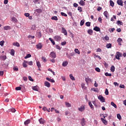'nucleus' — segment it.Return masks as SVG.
I'll return each instance as SVG.
<instances>
[{
    "instance_id": "1",
    "label": "nucleus",
    "mask_w": 126,
    "mask_h": 126,
    "mask_svg": "<svg viewBox=\"0 0 126 126\" xmlns=\"http://www.w3.org/2000/svg\"><path fill=\"white\" fill-rule=\"evenodd\" d=\"M35 36L37 38H38V39H40V38L42 37V33H41V31H40V30H37L36 31V34Z\"/></svg>"
},
{
    "instance_id": "2",
    "label": "nucleus",
    "mask_w": 126,
    "mask_h": 126,
    "mask_svg": "<svg viewBox=\"0 0 126 126\" xmlns=\"http://www.w3.org/2000/svg\"><path fill=\"white\" fill-rule=\"evenodd\" d=\"M98 100H100V102H102V103H104L105 102V98H104L102 95H99L98 96Z\"/></svg>"
},
{
    "instance_id": "3",
    "label": "nucleus",
    "mask_w": 126,
    "mask_h": 126,
    "mask_svg": "<svg viewBox=\"0 0 126 126\" xmlns=\"http://www.w3.org/2000/svg\"><path fill=\"white\" fill-rule=\"evenodd\" d=\"M117 4L121 5V6H124V0H117Z\"/></svg>"
},
{
    "instance_id": "4",
    "label": "nucleus",
    "mask_w": 126,
    "mask_h": 126,
    "mask_svg": "<svg viewBox=\"0 0 126 126\" xmlns=\"http://www.w3.org/2000/svg\"><path fill=\"white\" fill-rule=\"evenodd\" d=\"M121 56H122V53H120L119 52H117L116 53V55L115 56V58H116V59H117V60H120V57H121Z\"/></svg>"
},
{
    "instance_id": "5",
    "label": "nucleus",
    "mask_w": 126,
    "mask_h": 126,
    "mask_svg": "<svg viewBox=\"0 0 126 126\" xmlns=\"http://www.w3.org/2000/svg\"><path fill=\"white\" fill-rule=\"evenodd\" d=\"M50 57H52V59H56L57 58V55H56V53L54 52H51L50 54Z\"/></svg>"
},
{
    "instance_id": "6",
    "label": "nucleus",
    "mask_w": 126,
    "mask_h": 126,
    "mask_svg": "<svg viewBox=\"0 0 126 126\" xmlns=\"http://www.w3.org/2000/svg\"><path fill=\"white\" fill-rule=\"evenodd\" d=\"M85 81H86L87 84L88 85L89 82H92V80H91V79L90 78H89V77H88L87 78H85Z\"/></svg>"
},
{
    "instance_id": "7",
    "label": "nucleus",
    "mask_w": 126,
    "mask_h": 126,
    "mask_svg": "<svg viewBox=\"0 0 126 126\" xmlns=\"http://www.w3.org/2000/svg\"><path fill=\"white\" fill-rule=\"evenodd\" d=\"M81 126H84L86 125V121L84 118H83L81 121Z\"/></svg>"
},
{
    "instance_id": "8",
    "label": "nucleus",
    "mask_w": 126,
    "mask_h": 126,
    "mask_svg": "<svg viewBox=\"0 0 126 126\" xmlns=\"http://www.w3.org/2000/svg\"><path fill=\"white\" fill-rule=\"evenodd\" d=\"M62 33H63L64 35H65V36H66V35H67V32H66V30L64 29V28H62Z\"/></svg>"
},
{
    "instance_id": "9",
    "label": "nucleus",
    "mask_w": 126,
    "mask_h": 126,
    "mask_svg": "<svg viewBox=\"0 0 126 126\" xmlns=\"http://www.w3.org/2000/svg\"><path fill=\"white\" fill-rule=\"evenodd\" d=\"M85 110V107L84 106H81L78 108V110L80 112H83Z\"/></svg>"
},
{
    "instance_id": "10",
    "label": "nucleus",
    "mask_w": 126,
    "mask_h": 126,
    "mask_svg": "<svg viewBox=\"0 0 126 126\" xmlns=\"http://www.w3.org/2000/svg\"><path fill=\"white\" fill-rule=\"evenodd\" d=\"M117 42H118L119 46H122V42H123V39H122L121 38H119L117 39Z\"/></svg>"
},
{
    "instance_id": "11",
    "label": "nucleus",
    "mask_w": 126,
    "mask_h": 126,
    "mask_svg": "<svg viewBox=\"0 0 126 126\" xmlns=\"http://www.w3.org/2000/svg\"><path fill=\"white\" fill-rule=\"evenodd\" d=\"M54 38L56 41H57V42L61 41V37L60 36L56 35Z\"/></svg>"
},
{
    "instance_id": "12",
    "label": "nucleus",
    "mask_w": 126,
    "mask_h": 126,
    "mask_svg": "<svg viewBox=\"0 0 126 126\" xmlns=\"http://www.w3.org/2000/svg\"><path fill=\"white\" fill-rule=\"evenodd\" d=\"M11 21H12V22H14V23L17 22L18 21V20H17V19L16 18H15V17H12L11 18Z\"/></svg>"
},
{
    "instance_id": "13",
    "label": "nucleus",
    "mask_w": 126,
    "mask_h": 126,
    "mask_svg": "<svg viewBox=\"0 0 126 126\" xmlns=\"http://www.w3.org/2000/svg\"><path fill=\"white\" fill-rule=\"evenodd\" d=\"M45 86H46V87H48V88L51 87V84L49 83L47 81H45L44 83Z\"/></svg>"
},
{
    "instance_id": "14",
    "label": "nucleus",
    "mask_w": 126,
    "mask_h": 126,
    "mask_svg": "<svg viewBox=\"0 0 126 126\" xmlns=\"http://www.w3.org/2000/svg\"><path fill=\"white\" fill-rule=\"evenodd\" d=\"M0 60L1 61H5L6 60V56H0Z\"/></svg>"
},
{
    "instance_id": "15",
    "label": "nucleus",
    "mask_w": 126,
    "mask_h": 126,
    "mask_svg": "<svg viewBox=\"0 0 126 126\" xmlns=\"http://www.w3.org/2000/svg\"><path fill=\"white\" fill-rule=\"evenodd\" d=\"M31 122V120L30 119H28L24 122L25 126H27V125H29V124H30Z\"/></svg>"
},
{
    "instance_id": "16",
    "label": "nucleus",
    "mask_w": 126,
    "mask_h": 126,
    "mask_svg": "<svg viewBox=\"0 0 126 126\" xmlns=\"http://www.w3.org/2000/svg\"><path fill=\"white\" fill-rule=\"evenodd\" d=\"M42 47H43V46L41 43L36 45V48L39 50H41V49H42Z\"/></svg>"
},
{
    "instance_id": "17",
    "label": "nucleus",
    "mask_w": 126,
    "mask_h": 126,
    "mask_svg": "<svg viewBox=\"0 0 126 126\" xmlns=\"http://www.w3.org/2000/svg\"><path fill=\"white\" fill-rule=\"evenodd\" d=\"M81 85L82 86V89H83L84 90H86V89L87 88L85 86V84L84 83H82Z\"/></svg>"
},
{
    "instance_id": "18",
    "label": "nucleus",
    "mask_w": 126,
    "mask_h": 126,
    "mask_svg": "<svg viewBox=\"0 0 126 126\" xmlns=\"http://www.w3.org/2000/svg\"><path fill=\"white\" fill-rule=\"evenodd\" d=\"M39 124H41V125H43L44 123H45V120L43 118H40L39 119Z\"/></svg>"
},
{
    "instance_id": "19",
    "label": "nucleus",
    "mask_w": 126,
    "mask_h": 126,
    "mask_svg": "<svg viewBox=\"0 0 126 126\" xmlns=\"http://www.w3.org/2000/svg\"><path fill=\"white\" fill-rule=\"evenodd\" d=\"M94 31H96V32H99V31H100V28L98 27H95L94 28Z\"/></svg>"
},
{
    "instance_id": "20",
    "label": "nucleus",
    "mask_w": 126,
    "mask_h": 126,
    "mask_svg": "<svg viewBox=\"0 0 126 126\" xmlns=\"http://www.w3.org/2000/svg\"><path fill=\"white\" fill-rule=\"evenodd\" d=\"M46 80H48V81H50V82H52V83H55V80L54 79H50L49 77L46 78Z\"/></svg>"
},
{
    "instance_id": "21",
    "label": "nucleus",
    "mask_w": 126,
    "mask_h": 126,
    "mask_svg": "<svg viewBox=\"0 0 126 126\" xmlns=\"http://www.w3.org/2000/svg\"><path fill=\"white\" fill-rule=\"evenodd\" d=\"M116 24H117V25H118V26H121V25H123L124 24V23H123V22H122L121 21H117Z\"/></svg>"
},
{
    "instance_id": "22",
    "label": "nucleus",
    "mask_w": 126,
    "mask_h": 126,
    "mask_svg": "<svg viewBox=\"0 0 126 126\" xmlns=\"http://www.w3.org/2000/svg\"><path fill=\"white\" fill-rule=\"evenodd\" d=\"M92 91H94V92L98 93L99 92V89L98 88H93L91 89Z\"/></svg>"
},
{
    "instance_id": "23",
    "label": "nucleus",
    "mask_w": 126,
    "mask_h": 126,
    "mask_svg": "<svg viewBox=\"0 0 126 126\" xmlns=\"http://www.w3.org/2000/svg\"><path fill=\"white\" fill-rule=\"evenodd\" d=\"M110 6H112V7H114V6H115V3L112 0H110Z\"/></svg>"
},
{
    "instance_id": "24",
    "label": "nucleus",
    "mask_w": 126,
    "mask_h": 126,
    "mask_svg": "<svg viewBox=\"0 0 126 126\" xmlns=\"http://www.w3.org/2000/svg\"><path fill=\"white\" fill-rule=\"evenodd\" d=\"M26 63H28V61H25L23 63V66L24 67H27V64Z\"/></svg>"
},
{
    "instance_id": "25",
    "label": "nucleus",
    "mask_w": 126,
    "mask_h": 126,
    "mask_svg": "<svg viewBox=\"0 0 126 126\" xmlns=\"http://www.w3.org/2000/svg\"><path fill=\"white\" fill-rule=\"evenodd\" d=\"M67 64H68V62H67V61H65V62H63L62 65L63 66H66V65H67Z\"/></svg>"
},
{
    "instance_id": "26",
    "label": "nucleus",
    "mask_w": 126,
    "mask_h": 126,
    "mask_svg": "<svg viewBox=\"0 0 126 126\" xmlns=\"http://www.w3.org/2000/svg\"><path fill=\"white\" fill-rule=\"evenodd\" d=\"M13 46H15L16 47H20V44L18 42L13 43Z\"/></svg>"
},
{
    "instance_id": "27",
    "label": "nucleus",
    "mask_w": 126,
    "mask_h": 126,
    "mask_svg": "<svg viewBox=\"0 0 126 126\" xmlns=\"http://www.w3.org/2000/svg\"><path fill=\"white\" fill-rule=\"evenodd\" d=\"M88 33L89 34V35H92V34H93V30H88Z\"/></svg>"
},
{
    "instance_id": "28",
    "label": "nucleus",
    "mask_w": 126,
    "mask_h": 126,
    "mask_svg": "<svg viewBox=\"0 0 126 126\" xmlns=\"http://www.w3.org/2000/svg\"><path fill=\"white\" fill-rule=\"evenodd\" d=\"M34 11L37 13H41V12H42V9H36L34 10Z\"/></svg>"
},
{
    "instance_id": "29",
    "label": "nucleus",
    "mask_w": 126,
    "mask_h": 126,
    "mask_svg": "<svg viewBox=\"0 0 126 126\" xmlns=\"http://www.w3.org/2000/svg\"><path fill=\"white\" fill-rule=\"evenodd\" d=\"M101 121L102 122V123H103L104 125H107V124H108V122L106 121V120L103 118H101Z\"/></svg>"
},
{
    "instance_id": "30",
    "label": "nucleus",
    "mask_w": 126,
    "mask_h": 126,
    "mask_svg": "<svg viewBox=\"0 0 126 126\" xmlns=\"http://www.w3.org/2000/svg\"><path fill=\"white\" fill-rule=\"evenodd\" d=\"M89 105L92 110H94V106L92 105V103L90 101L89 102Z\"/></svg>"
},
{
    "instance_id": "31",
    "label": "nucleus",
    "mask_w": 126,
    "mask_h": 126,
    "mask_svg": "<svg viewBox=\"0 0 126 126\" xmlns=\"http://www.w3.org/2000/svg\"><path fill=\"white\" fill-rule=\"evenodd\" d=\"M79 3L82 6L85 4V2H84V1H83V0H81Z\"/></svg>"
},
{
    "instance_id": "32",
    "label": "nucleus",
    "mask_w": 126,
    "mask_h": 126,
    "mask_svg": "<svg viewBox=\"0 0 126 126\" xmlns=\"http://www.w3.org/2000/svg\"><path fill=\"white\" fill-rule=\"evenodd\" d=\"M49 41L51 42V43L53 44V45H55L56 43L55 42V41H54V39H52V38H49Z\"/></svg>"
},
{
    "instance_id": "33",
    "label": "nucleus",
    "mask_w": 126,
    "mask_h": 126,
    "mask_svg": "<svg viewBox=\"0 0 126 126\" xmlns=\"http://www.w3.org/2000/svg\"><path fill=\"white\" fill-rule=\"evenodd\" d=\"M36 65H37V66H38V70H40V68L41 67V63H40V62H37L36 63Z\"/></svg>"
},
{
    "instance_id": "34",
    "label": "nucleus",
    "mask_w": 126,
    "mask_h": 126,
    "mask_svg": "<svg viewBox=\"0 0 126 126\" xmlns=\"http://www.w3.org/2000/svg\"><path fill=\"white\" fill-rule=\"evenodd\" d=\"M65 105L66 106V107H67V108H69V107H71V104H70V103H69L67 102H65Z\"/></svg>"
},
{
    "instance_id": "35",
    "label": "nucleus",
    "mask_w": 126,
    "mask_h": 126,
    "mask_svg": "<svg viewBox=\"0 0 126 126\" xmlns=\"http://www.w3.org/2000/svg\"><path fill=\"white\" fill-rule=\"evenodd\" d=\"M103 14L104 16L106 17V18H108V12L107 11H105L104 12Z\"/></svg>"
},
{
    "instance_id": "36",
    "label": "nucleus",
    "mask_w": 126,
    "mask_h": 126,
    "mask_svg": "<svg viewBox=\"0 0 126 126\" xmlns=\"http://www.w3.org/2000/svg\"><path fill=\"white\" fill-rule=\"evenodd\" d=\"M117 117L118 119V120H119L120 121L122 120V116H121L120 114H117Z\"/></svg>"
},
{
    "instance_id": "37",
    "label": "nucleus",
    "mask_w": 126,
    "mask_h": 126,
    "mask_svg": "<svg viewBox=\"0 0 126 126\" xmlns=\"http://www.w3.org/2000/svg\"><path fill=\"white\" fill-rule=\"evenodd\" d=\"M111 106H113V107H114L115 109H117V105L115 104V103L113 101L111 102Z\"/></svg>"
},
{
    "instance_id": "38",
    "label": "nucleus",
    "mask_w": 126,
    "mask_h": 126,
    "mask_svg": "<svg viewBox=\"0 0 126 126\" xmlns=\"http://www.w3.org/2000/svg\"><path fill=\"white\" fill-rule=\"evenodd\" d=\"M51 19L52 20H59V19H58V17L57 16H53L51 17Z\"/></svg>"
},
{
    "instance_id": "39",
    "label": "nucleus",
    "mask_w": 126,
    "mask_h": 126,
    "mask_svg": "<svg viewBox=\"0 0 126 126\" xmlns=\"http://www.w3.org/2000/svg\"><path fill=\"white\" fill-rule=\"evenodd\" d=\"M15 53V51L13 49L11 50L10 55H11V56H14Z\"/></svg>"
},
{
    "instance_id": "40",
    "label": "nucleus",
    "mask_w": 126,
    "mask_h": 126,
    "mask_svg": "<svg viewBox=\"0 0 126 126\" xmlns=\"http://www.w3.org/2000/svg\"><path fill=\"white\" fill-rule=\"evenodd\" d=\"M111 71L114 72L115 71V66L112 65L110 68Z\"/></svg>"
},
{
    "instance_id": "41",
    "label": "nucleus",
    "mask_w": 126,
    "mask_h": 126,
    "mask_svg": "<svg viewBox=\"0 0 126 126\" xmlns=\"http://www.w3.org/2000/svg\"><path fill=\"white\" fill-rule=\"evenodd\" d=\"M106 48H107V49H110V48H112V44L111 43H109V44H107Z\"/></svg>"
},
{
    "instance_id": "42",
    "label": "nucleus",
    "mask_w": 126,
    "mask_h": 126,
    "mask_svg": "<svg viewBox=\"0 0 126 126\" xmlns=\"http://www.w3.org/2000/svg\"><path fill=\"white\" fill-rule=\"evenodd\" d=\"M74 51H75V53H76V54H78V55H80V52H79V50H78V49H75Z\"/></svg>"
},
{
    "instance_id": "43",
    "label": "nucleus",
    "mask_w": 126,
    "mask_h": 126,
    "mask_svg": "<svg viewBox=\"0 0 126 126\" xmlns=\"http://www.w3.org/2000/svg\"><path fill=\"white\" fill-rule=\"evenodd\" d=\"M16 111V110L14 108H12L9 110V112H12V113H15Z\"/></svg>"
},
{
    "instance_id": "44",
    "label": "nucleus",
    "mask_w": 126,
    "mask_h": 126,
    "mask_svg": "<svg viewBox=\"0 0 126 126\" xmlns=\"http://www.w3.org/2000/svg\"><path fill=\"white\" fill-rule=\"evenodd\" d=\"M86 25L88 27H90V26H91V23L89 22H87L86 23Z\"/></svg>"
},
{
    "instance_id": "45",
    "label": "nucleus",
    "mask_w": 126,
    "mask_h": 126,
    "mask_svg": "<svg viewBox=\"0 0 126 126\" xmlns=\"http://www.w3.org/2000/svg\"><path fill=\"white\" fill-rule=\"evenodd\" d=\"M4 30H8L9 29H10V27L8 26H5L4 27Z\"/></svg>"
},
{
    "instance_id": "46",
    "label": "nucleus",
    "mask_w": 126,
    "mask_h": 126,
    "mask_svg": "<svg viewBox=\"0 0 126 126\" xmlns=\"http://www.w3.org/2000/svg\"><path fill=\"white\" fill-rule=\"evenodd\" d=\"M70 78L71 79V80H75V78H74V77L72 75V74H70L69 75Z\"/></svg>"
},
{
    "instance_id": "47",
    "label": "nucleus",
    "mask_w": 126,
    "mask_h": 126,
    "mask_svg": "<svg viewBox=\"0 0 126 126\" xmlns=\"http://www.w3.org/2000/svg\"><path fill=\"white\" fill-rule=\"evenodd\" d=\"M3 45H4V41L2 40L0 42V46L3 47Z\"/></svg>"
},
{
    "instance_id": "48",
    "label": "nucleus",
    "mask_w": 126,
    "mask_h": 126,
    "mask_svg": "<svg viewBox=\"0 0 126 126\" xmlns=\"http://www.w3.org/2000/svg\"><path fill=\"white\" fill-rule=\"evenodd\" d=\"M84 22H85L84 20H81V22H80V26H83V25H84Z\"/></svg>"
},
{
    "instance_id": "49",
    "label": "nucleus",
    "mask_w": 126,
    "mask_h": 126,
    "mask_svg": "<svg viewBox=\"0 0 126 126\" xmlns=\"http://www.w3.org/2000/svg\"><path fill=\"white\" fill-rule=\"evenodd\" d=\"M3 67H4V68H6L7 67V66H8V64H3L2 65Z\"/></svg>"
},
{
    "instance_id": "50",
    "label": "nucleus",
    "mask_w": 126,
    "mask_h": 126,
    "mask_svg": "<svg viewBox=\"0 0 126 126\" xmlns=\"http://www.w3.org/2000/svg\"><path fill=\"white\" fill-rule=\"evenodd\" d=\"M102 52V49L101 48H97L96 49V53H101Z\"/></svg>"
},
{
    "instance_id": "51",
    "label": "nucleus",
    "mask_w": 126,
    "mask_h": 126,
    "mask_svg": "<svg viewBox=\"0 0 126 126\" xmlns=\"http://www.w3.org/2000/svg\"><path fill=\"white\" fill-rule=\"evenodd\" d=\"M32 89H33L34 91H38V88H37V86L32 87Z\"/></svg>"
},
{
    "instance_id": "52",
    "label": "nucleus",
    "mask_w": 126,
    "mask_h": 126,
    "mask_svg": "<svg viewBox=\"0 0 126 126\" xmlns=\"http://www.w3.org/2000/svg\"><path fill=\"white\" fill-rule=\"evenodd\" d=\"M105 76H112V74L109 73L108 72H106L105 73Z\"/></svg>"
},
{
    "instance_id": "53",
    "label": "nucleus",
    "mask_w": 126,
    "mask_h": 126,
    "mask_svg": "<svg viewBox=\"0 0 126 126\" xmlns=\"http://www.w3.org/2000/svg\"><path fill=\"white\" fill-rule=\"evenodd\" d=\"M105 95H109V90H108V89H105Z\"/></svg>"
},
{
    "instance_id": "54",
    "label": "nucleus",
    "mask_w": 126,
    "mask_h": 126,
    "mask_svg": "<svg viewBox=\"0 0 126 126\" xmlns=\"http://www.w3.org/2000/svg\"><path fill=\"white\" fill-rule=\"evenodd\" d=\"M29 58H31V54H27L24 59H28Z\"/></svg>"
},
{
    "instance_id": "55",
    "label": "nucleus",
    "mask_w": 126,
    "mask_h": 126,
    "mask_svg": "<svg viewBox=\"0 0 126 126\" xmlns=\"http://www.w3.org/2000/svg\"><path fill=\"white\" fill-rule=\"evenodd\" d=\"M103 64H104L105 67H106V68H107V67H108V66H109V64H108V63H106V62H104V63H103Z\"/></svg>"
},
{
    "instance_id": "56",
    "label": "nucleus",
    "mask_w": 126,
    "mask_h": 126,
    "mask_svg": "<svg viewBox=\"0 0 126 126\" xmlns=\"http://www.w3.org/2000/svg\"><path fill=\"white\" fill-rule=\"evenodd\" d=\"M48 71H51V72H52V73H53V75H56V74L55 73V72H54L53 71H52V69L49 68V69H48Z\"/></svg>"
},
{
    "instance_id": "57",
    "label": "nucleus",
    "mask_w": 126,
    "mask_h": 126,
    "mask_svg": "<svg viewBox=\"0 0 126 126\" xmlns=\"http://www.w3.org/2000/svg\"><path fill=\"white\" fill-rule=\"evenodd\" d=\"M42 60L44 63H46V62H47V59L45 58V57H42Z\"/></svg>"
},
{
    "instance_id": "58",
    "label": "nucleus",
    "mask_w": 126,
    "mask_h": 126,
    "mask_svg": "<svg viewBox=\"0 0 126 126\" xmlns=\"http://www.w3.org/2000/svg\"><path fill=\"white\" fill-rule=\"evenodd\" d=\"M61 15L62 16H65V17H66V16H67V15L66 13H63V12H61Z\"/></svg>"
},
{
    "instance_id": "59",
    "label": "nucleus",
    "mask_w": 126,
    "mask_h": 126,
    "mask_svg": "<svg viewBox=\"0 0 126 126\" xmlns=\"http://www.w3.org/2000/svg\"><path fill=\"white\" fill-rule=\"evenodd\" d=\"M25 16H26V17H29V16H30V14H29V13H25L24 14Z\"/></svg>"
},
{
    "instance_id": "60",
    "label": "nucleus",
    "mask_w": 126,
    "mask_h": 126,
    "mask_svg": "<svg viewBox=\"0 0 126 126\" xmlns=\"http://www.w3.org/2000/svg\"><path fill=\"white\" fill-rule=\"evenodd\" d=\"M94 56L95 57V58H98V59H99V60H101V57H100V56L98 55H96V54H94Z\"/></svg>"
},
{
    "instance_id": "61",
    "label": "nucleus",
    "mask_w": 126,
    "mask_h": 126,
    "mask_svg": "<svg viewBox=\"0 0 126 126\" xmlns=\"http://www.w3.org/2000/svg\"><path fill=\"white\" fill-rule=\"evenodd\" d=\"M15 90H16L17 91H18L19 90H21V87H16Z\"/></svg>"
},
{
    "instance_id": "62",
    "label": "nucleus",
    "mask_w": 126,
    "mask_h": 126,
    "mask_svg": "<svg viewBox=\"0 0 126 126\" xmlns=\"http://www.w3.org/2000/svg\"><path fill=\"white\" fill-rule=\"evenodd\" d=\"M33 2H34V3H40L39 0H34Z\"/></svg>"
},
{
    "instance_id": "63",
    "label": "nucleus",
    "mask_w": 126,
    "mask_h": 126,
    "mask_svg": "<svg viewBox=\"0 0 126 126\" xmlns=\"http://www.w3.org/2000/svg\"><path fill=\"white\" fill-rule=\"evenodd\" d=\"M115 30V28H111L109 29V32H114V31Z\"/></svg>"
},
{
    "instance_id": "64",
    "label": "nucleus",
    "mask_w": 126,
    "mask_h": 126,
    "mask_svg": "<svg viewBox=\"0 0 126 126\" xmlns=\"http://www.w3.org/2000/svg\"><path fill=\"white\" fill-rule=\"evenodd\" d=\"M3 73H4L3 71H0V76H3Z\"/></svg>"
}]
</instances>
